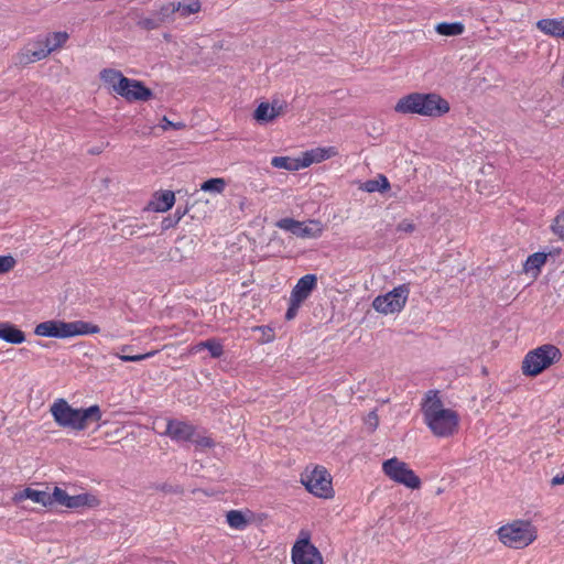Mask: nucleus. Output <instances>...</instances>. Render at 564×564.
<instances>
[{
	"mask_svg": "<svg viewBox=\"0 0 564 564\" xmlns=\"http://www.w3.org/2000/svg\"><path fill=\"white\" fill-rule=\"evenodd\" d=\"M371 415L373 416V420H375V427L377 426L378 424V416L375 414V413H371Z\"/></svg>",
	"mask_w": 564,
	"mask_h": 564,
	"instance_id": "46",
	"label": "nucleus"
},
{
	"mask_svg": "<svg viewBox=\"0 0 564 564\" xmlns=\"http://www.w3.org/2000/svg\"><path fill=\"white\" fill-rule=\"evenodd\" d=\"M562 358L561 350L551 344L539 346L527 352L521 370L527 377H536Z\"/></svg>",
	"mask_w": 564,
	"mask_h": 564,
	"instance_id": "6",
	"label": "nucleus"
},
{
	"mask_svg": "<svg viewBox=\"0 0 564 564\" xmlns=\"http://www.w3.org/2000/svg\"><path fill=\"white\" fill-rule=\"evenodd\" d=\"M435 30L441 35L455 36V35L463 34L465 28H464V24L460 22H454V23L442 22L436 25Z\"/></svg>",
	"mask_w": 564,
	"mask_h": 564,
	"instance_id": "29",
	"label": "nucleus"
},
{
	"mask_svg": "<svg viewBox=\"0 0 564 564\" xmlns=\"http://www.w3.org/2000/svg\"><path fill=\"white\" fill-rule=\"evenodd\" d=\"M203 349H206V340H205V341H200V343H198V344H196V345L192 346V347H191V349H189V351H191L192 354H197V352H199V351H200V350H203Z\"/></svg>",
	"mask_w": 564,
	"mask_h": 564,
	"instance_id": "43",
	"label": "nucleus"
},
{
	"mask_svg": "<svg viewBox=\"0 0 564 564\" xmlns=\"http://www.w3.org/2000/svg\"><path fill=\"white\" fill-rule=\"evenodd\" d=\"M130 349H131V346H129V345H123L121 347V351H127V350H130Z\"/></svg>",
	"mask_w": 564,
	"mask_h": 564,
	"instance_id": "45",
	"label": "nucleus"
},
{
	"mask_svg": "<svg viewBox=\"0 0 564 564\" xmlns=\"http://www.w3.org/2000/svg\"><path fill=\"white\" fill-rule=\"evenodd\" d=\"M175 11L181 18H188L192 14H196L202 10L200 0H187L184 2H174Z\"/></svg>",
	"mask_w": 564,
	"mask_h": 564,
	"instance_id": "26",
	"label": "nucleus"
},
{
	"mask_svg": "<svg viewBox=\"0 0 564 564\" xmlns=\"http://www.w3.org/2000/svg\"><path fill=\"white\" fill-rule=\"evenodd\" d=\"M99 332L100 328L98 325L85 321L63 322L51 319L37 324L34 328L36 336L54 338L93 335Z\"/></svg>",
	"mask_w": 564,
	"mask_h": 564,
	"instance_id": "5",
	"label": "nucleus"
},
{
	"mask_svg": "<svg viewBox=\"0 0 564 564\" xmlns=\"http://www.w3.org/2000/svg\"><path fill=\"white\" fill-rule=\"evenodd\" d=\"M316 286L317 276L315 274L303 275L297 280L290 297L294 299L296 303H303Z\"/></svg>",
	"mask_w": 564,
	"mask_h": 564,
	"instance_id": "15",
	"label": "nucleus"
},
{
	"mask_svg": "<svg viewBox=\"0 0 564 564\" xmlns=\"http://www.w3.org/2000/svg\"><path fill=\"white\" fill-rule=\"evenodd\" d=\"M536 28L546 35L564 39V18L541 19Z\"/></svg>",
	"mask_w": 564,
	"mask_h": 564,
	"instance_id": "20",
	"label": "nucleus"
},
{
	"mask_svg": "<svg viewBox=\"0 0 564 564\" xmlns=\"http://www.w3.org/2000/svg\"><path fill=\"white\" fill-rule=\"evenodd\" d=\"M562 85L564 86V74H563Z\"/></svg>",
	"mask_w": 564,
	"mask_h": 564,
	"instance_id": "48",
	"label": "nucleus"
},
{
	"mask_svg": "<svg viewBox=\"0 0 564 564\" xmlns=\"http://www.w3.org/2000/svg\"><path fill=\"white\" fill-rule=\"evenodd\" d=\"M206 349L209 350L213 358H219L224 354V346L218 339H207Z\"/></svg>",
	"mask_w": 564,
	"mask_h": 564,
	"instance_id": "35",
	"label": "nucleus"
},
{
	"mask_svg": "<svg viewBox=\"0 0 564 564\" xmlns=\"http://www.w3.org/2000/svg\"><path fill=\"white\" fill-rule=\"evenodd\" d=\"M99 77H100L101 82L108 88H110L115 94H117L119 91L120 87H122V85H124L121 82H124L128 79V77L123 76V74L120 70H117L113 68H104L100 72Z\"/></svg>",
	"mask_w": 564,
	"mask_h": 564,
	"instance_id": "21",
	"label": "nucleus"
},
{
	"mask_svg": "<svg viewBox=\"0 0 564 564\" xmlns=\"http://www.w3.org/2000/svg\"><path fill=\"white\" fill-rule=\"evenodd\" d=\"M68 39V33L64 31L53 32L44 36L51 53L63 47Z\"/></svg>",
	"mask_w": 564,
	"mask_h": 564,
	"instance_id": "28",
	"label": "nucleus"
},
{
	"mask_svg": "<svg viewBox=\"0 0 564 564\" xmlns=\"http://www.w3.org/2000/svg\"><path fill=\"white\" fill-rule=\"evenodd\" d=\"M253 517V512L249 509H232L226 512V522L230 529L243 531L252 523Z\"/></svg>",
	"mask_w": 564,
	"mask_h": 564,
	"instance_id": "17",
	"label": "nucleus"
},
{
	"mask_svg": "<svg viewBox=\"0 0 564 564\" xmlns=\"http://www.w3.org/2000/svg\"><path fill=\"white\" fill-rule=\"evenodd\" d=\"M138 25L143 30L151 31V30L159 29L162 24L160 23V21H158L155 13H153L152 17L142 18L138 22Z\"/></svg>",
	"mask_w": 564,
	"mask_h": 564,
	"instance_id": "36",
	"label": "nucleus"
},
{
	"mask_svg": "<svg viewBox=\"0 0 564 564\" xmlns=\"http://www.w3.org/2000/svg\"><path fill=\"white\" fill-rule=\"evenodd\" d=\"M196 426L181 420H169L165 435L175 442H191L194 440Z\"/></svg>",
	"mask_w": 564,
	"mask_h": 564,
	"instance_id": "14",
	"label": "nucleus"
},
{
	"mask_svg": "<svg viewBox=\"0 0 564 564\" xmlns=\"http://www.w3.org/2000/svg\"><path fill=\"white\" fill-rule=\"evenodd\" d=\"M158 352V350H152V351H149V352H145V354H140V355H122V354H116V356L122 360V361H141V360H145L148 358H151L153 357L155 354Z\"/></svg>",
	"mask_w": 564,
	"mask_h": 564,
	"instance_id": "37",
	"label": "nucleus"
},
{
	"mask_svg": "<svg viewBox=\"0 0 564 564\" xmlns=\"http://www.w3.org/2000/svg\"><path fill=\"white\" fill-rule=\"evenodd\" d=\"M122 83L124 85L120 87L117 95L129 102L148 101L153 97L152 90L140 80L128 78Z\"/></svg>",
	"mask_w": 564,
	"mask_h": 564,
	"instance_id": "13",
	"label": "nucleus"
},
{
	"mask_svg": "<svg viewBox=\"0 0 564 564\" xmlns=\"http://www.w3.org/2000/svg\"><path fill=\"white\" fill-rule=\"evenodd\" d=\"M226 180L223 177L209 178L200 184V189L204 192H210L221 194L226 188Z\"/></svg>",
	"mask_w": 564,
	"mask_h": 564,
	"instance_id": "31",
	"label": "nucleus"
},
{
	"mask_svg": "<svg viewBox=\"0 0 564 564\" xmlns=\"http://www.w3.org/2000/svg\"><path fill=\"white\" fill-rule=\"evenodd\" d=\"M17 261L12 256H0V273H7L11 271Z\"/></svg>",
	"mask_w": 564,
	"mask_h": 564,
	"instance_id": "38",
	"label": "nucleus"
},
{
	"mask_svg": "<svg viewBox=\"0 0 564 564\" xmlns=\"http://www.w3.org/2000/svg\"><path fill=\"white\" fill-rule=\"evenodd\" d=\"M551 231L560 239L564 240V209H561L553 218Z\"/></svg>",
	"mask_w": 564,
	"mask_h": 564,
	"instance_id": "33",
	"label": "nucleus"
},
{
	"mask_svg": "<svg viewBox=\"0 0 564 564\" xmlns=\"http://www.w3.org/2000/svg\"><path fill=\"white\" fill-rule=\"evenodd\" d=\"M51 54L44 36H37L17 54L18 64L25 66L46 58Z\"/></svg>",
	"mask_w": 564,
	"mask_h": 564,
	"instance_id": "12",
	"label": "nucleus"
},
{
	"mask_svg": "<svg viewBox=\"0 0 564 564\" xmlns=\"http://www.w3.org/2000/svg\"><path fill=\"white\" fill-rule=\"evenodd\" d=\"M361 188L368 193L386 192L390 189V183L384 175L379 174L376 178L365 182Z\"/></svg>",
	"mask_w": 564,
	"mask_h": 564,
	"instance_id": "27",
	"label": "nucleus"
},
{
	"mask_svg": "<svg viewBox=\"0 0 564 564\" xmlns=\"http://www.w3.org/2000/svg\"><path fill=\"white\" fill-rule=\"evenodd\" d=\"M99 505H100V500L96 496H94L91 494H80V495L69 497V502H68L67 508H69V509H77V508H82V507L95 508V507H98Z\"/></svg>",
	"mask_w": 564,
	"mask_h": 564,
	"instance_id": "24",
	"label": "nucleus"
},
{
	"mask_svg": "<svg viewBox=\"0 0 564 564\" xmlns=\"http://www.w3.org/2000/svg\"><path fill=\"white\" fill-rule=\"evenodd\" d=\"M271 165L275 169H282V170L292 171V172L303 169L301 156L300 158L273 156L271 159Z\"/></svg>",
	"mask_w": 564,
	"mask_h": 564,
	"instance_id": "25",
	"label": "nucleus"
},
{
	"mask_svg": "<svg viewBox=\"0 0 564 564\" xmlns=\"http://www.w3.org/2000/svg\"><path fill=\"white\" fill-rule=\"evenodd\" d=\"M284 111V107L281 104L261 102L253 112V118L258 122H271Z\"/></svg>",
	"mask_w": 564,
	"mask_h": 564,
	"instance_id": "18",
	"label": "nucleus"
},
{
	"mask_svg": "<svg viewBox=\"0 0 564 564\" xmlns=\"http://www.w3.org/2000/svg\"><path fill=\"white\" fill-rule=\"evenodd\" d=\"M552 486H558L564 485V474L563 475H556L551 480Z\"/></svg>",
	"mask_w": 564,
	"mask_h": 564,
	"instance_id": "44",
	"label": "nucleus"
},
{
	"mask_svg": "<svg viewBox=\"0 0 564 564\" xmlns=\"http://www.w3.org/2000/svg\"><path fill=\"white\" fill-rule=\"evenodd\" d=\"M301 305H302V303H296L294 299L290 297V303H289L288 311L285 313V318L288 321L294 318L295 315L297 314V311Z\"/></svg>",
	"mask_w": 564,
	"mask_h": 564,
	"instance_id": "40",
	"label": "nucleus"
},
{
	"mask_svg": "<svg viewBox=\"0 0 564 564\" xmlns=\"http://www.w3.org/2000/svg\"><path fill=\"white\" fill-rule=\"evenodd\" d=\"M414 225L411 221L403 220L398 225L399 231L412 232L414 230Z\"/></svg>",
	"mask_w": 564,
	"mask_h": 564,
	"instance_id": "42",
	"label": "nucleus"
},
{
	"mask_svg": "<svg viewBox=\"0 0 564 564\" xmlns=\"http://www.w3.org/2000/svg\"><path fill=\"white\" fill-rule=\"evenodd\" d=\"M0 339L10 344H22L25 340V334L15 325L2 322L0 323Z\"/></svg>",
	"mask_w": 564,
	"mask_h": 564,
	"instance_id": "22",
	"label": "nucleus"
},
{
	"mask_svg": "<svg viewBox=\"0 0 564 564\" xmlns=\"http://www.w3.org/2000/svg\"><path fill=\"white\" fill-rule=\"evenodd\" d=\"M69 497L70 496L62 488L54 487L53 492L50 494L51 506H53L54 503H57V505H61V506L67 508L68 502H69Z\"/></svg>",
	"mask_w": 564,
	"mask_h": 564,
	"instance_id": "34",
	"label": "nucleus"
},
{
	"mask_svg": "<svg viewBox=\"0 0 564 564\" xmlns=\"http://www.w3.org/2000/svg\"><path fill=\"white\" fill-rule=\"evenodd\" d=\"M424 423L437 437H449L457 433L459 427V414L452 409H446L437 390H430L421 404Z\"/></svg>",
	"mask_w": 564,
	"mask_h": 564,
	"instance_id": "1",
	"label": "nucleus"
},
{
	"mask_svg": "<svg viewBox=\"0 0 564 564\" xmlns=\"http://www.w3.org/2000/svg\"><path fill=\"white\" fill-rule=\"evenodd\" d=\"M382 473L393 482L403 485L411 490L420 489L422 486L421 478L409 464L395 456L382 463Z\"/></svg>",
	"mask_w": 564,
	"mask_h": 564,
	"instance_id": "8",
	"label": "nucleus"
},
{
	"mask_svg": "<svg viewBox=\"0 0 564 564\" xmlns=\"http://www.w3.org/2000/svg\"><path fill=\"white\" fill-rule=\"evenodd\" d=\"M275 226L282 230L289 231L299 238H319L324 232V225L321 220L308 219L300 221L291 217L281 218Z\"/></svg>",
	"mask_w": 564,
	"mask_h": 564,
	"instance_id": "11",
	"label": "nucleus"
},
{
	"mask_svg": "<svg viewBox=\"0 0 564 564\" xmlns=\"http://www.w3.org/2000/svg\"><path fill=\"white\" fill-rule=\"evenodd\" d=\"M449 110V102L436 93H411L400 98L394 106L398 113L430 118L442 117Z\"/></svg>",
	"mask_w": 564,
	"mask_h": 564,
	"instance_id": "2",
	"label": "nucleus"
},
{
	"mask_svg": "<svg viewBox=\"0 0 564 564\" xmlns=\"http://www.w3.org/2000/svg\"><path fill=\"white\" fill-rule=\"evenodd\" d=\"M154 13L161 24L173 21L176 13L174 2L163 3Z\"/></svg>",
	"mask_w": 564,
	"mask_h": 564,
	"instance_id": "32",
	"label": "nucleus"
},
{
	"mask_svg": "<svg viewBox=\"0 0 564 564\" xmlns=\"http://www.w3.org/2000/svg\"><path fill=\"white\" fill-rule=\"evenodd\" d=\"M499 542L508 549L523 550L539 536L536 525L527 519H513L496 530Z\"/></svg>",
	"mask_w": 564,
	"mask_h": 564,
	"instance_id": "4",
	"label": "nucleus"
},
{
	"mask_svg": "<svg viewBox=\"0 0 564 564\" xmlns=\"http://www.w3.org/2000/svg\"><path fill=\"white\" fill-rule=\"evenodd\" d=\"M25 499H30L33 502L39 503L43 507L51 506L50 492L44 491V490H36V489L28 487V488L17 492L13 496L14 502H21Z\"/></svg>",
	"mask_w": 564,
	"mask_h": 564,
	"instance_id": "19",
	"label": "nucleus"
},
{
	"mask_svg": "<svg viewBox=\"0 0 564 564\" xmlns=\"http://www.w3.org/2000/svg\"><path fill=\"white\" fill-rule=\"evenodd\" d=\"M336 155H338V150L335 147L314 148L303 152L301 155V161L303 169H305L313 163H319Z\"/></svg>",
	"mask_w": 564,
	"mask_h": 564,
	"instance_id": "16",
	"label": "nucleus"
},
{
	"mask_svg": "<svg viewBox=\"0 0 564 564\" xmlns=\"http://www.w3.org/2000/svg\"><path fill=\"white\" fill-rule=\"evenodd\" d=\"M547 256L543 252H535L528 257L524 263V271L530 272L535 270L536 273L540 272L541 268L545 264Z\"/></svg>",
	"mask_w": 564,
	"mask_h": 564,
	"instance_id": "30",
	"label": "nucleus"
},
{
	"mask_svg": "<svg viewBox=\"0 0 564 564\" xmlns=\"http://www.w3.org/2000/svg\"><path fill=\"white\" fill-rule=\"evenodd\" d=\"M409 284L395 286L392 291L383 295H378L372 301V307L381 314L389 315L401 312L409 299Z\"/></svg>",
	"mask_w": 564,
	"mask_h": 564,
	"instance_id": "10",
	"label": "nucleus"
},
{
	"mask_svg": "<svg viewBox=\"0 0 564 564\" xmlns=\"http://www.w3.org/2000/svg\"><path fill=\"white\" fill-rule=\"evenodd\" d=\"M292 564H324L321 551L312 543V534L302 529L291 547Z\"/></svg>",
	"mask_w": 564,
	"mask_h": 564,
	"instance_id": "9",
	"label": "nucleus"
},
{
	"mask_svg": "<svg viewBox=\"0 0 564 564\" xmlns=\"http://www.w3.org/2000/svg\"><path fill=\"white\" fill-rule=\"evenodd\" d=\"M175 203V195L172 191H164L154 195L151 202V209L156 213H165L170 210Z\"/></svg>",
	"mask_w": 564,
	"mask_h": 564,
	"instance_id": "23",
	"label": "nucleus"
},
{
	"mask_svg": "<svg viewBox=\"0 0 564 564\" xmlns=\"http://www.w3.org/2000/svg\"><path fill=\"white\" fill-rule=\"evenodd\" d=\"M301 482L313 496L332 499L335 496L332 476L323 466H307L301 474Z\"/></svg>",
	"mask_w": 564,
	"mask_h": 564,
	"instance_id": "7",
	"label": "nucleus"
},
{
	"mask_svg": "<svg viewBox=\"0 0 564 564\" xmlns=\"http://www.w3.org/2000/svg\"><path fill=\"white\" fill-rule=\"evenodd\" d=\"M184 214H178L177 221L181 220Z\"/></svg>",
	"mask_w": 564,
	"mask_h": 564,
	"instance_id": "47",
	"label": "nucleus"
},
{
	"mask_svg": "<svg viewBox=\"0 0 564 564\" xmlns=\"http://www.w3.org/2000/svg\"><path fill=\"white\" fill-rule=\"evenodd\" d=\"M191 442L195 443L198 447H202V448H210L215 445L212 437H209L207 435H199L196 432H195L194 440H192Z\"/></svg>",
	"mask_w": 564,
	"mask_h": 564,
	"instance_id": "39",
	"label": "nucleus"
},
{
	"mask_svg": "<svg viewBox=\"0 0 564 564\" xmlns=\"http://www.w3.org/2000/svg\"><path fill=\"white\" fill-rule=\"evenodd\" d=\"M50 412L58 426L74 431H83L90 423L98 422L102 416L97 404L87 409H74L65 399L54 401Z\"/></svg>",
	"mask_w": 564,
	"mask_h": 564,
	"instance_id": "3",
	"label": "nucleus"
},
{
	"mask_svg": "<svg viewBox=\"0 0 564 564\" xmlns=\"http://www.w3.org/2000/svg\"><path fill=\"white\" fill-rule=\"evenodd\" d=\"M161 127L163 130L183 129L185 127V124L183 122L174 123V122L170 121L166 117H163Z\"/></svg>",
	"mask_w": 564,
	"mask_h": 564,
	"instance_id": "41",
	"label": "nucleus"
}]
</instances>
